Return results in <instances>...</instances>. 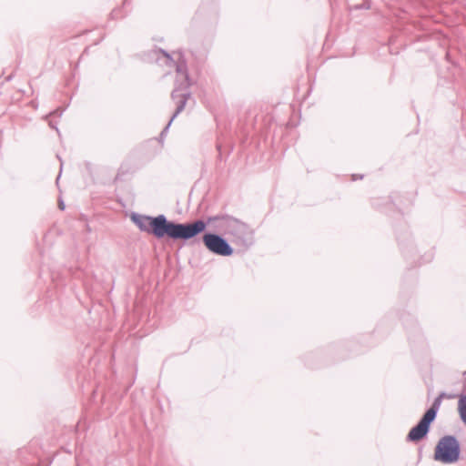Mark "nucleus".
I'll return each instance as SVG.
<instances>
[{"label": "nucleus", "instance_id": "nucleus-9", "mask_svg": "<svg viewBox=\"0 0 466 466\" xmlns=\"http://www.w3.org/2000/svg\"><path fill=\"white\" fill-rule=\"evenodd\" d=\"M59 208L60 209L64 210L65 209V204H64V201L60 200L59 201Z\"/></svg>", "mask_w": 466, "mask_h": 466}, {"label": "nucleus", "instance_id": "nucleus-10", "mask_svg": "<svg viewBox=\"0 0 466 466\" xmlns=\"http://www.w3.org/2000/svg\"><path fill=\"white\" fill-rule=\"evenodd\" d=\"M362 7L369 9L370 8V5H364Z\"/></svg>", "mask_w": 466, "mask_h": 466}, {"label": "nucleus", "instance_id": "nucleus-7", "mask_svg": "<svg viewBox=\"0 0 466 466\" xmlns=\"http://www.w3.org/2000/svg\"><path fill=\"white\" fill-rule=\"evenodd\" d=\"M159 53H161L167 59L166 63L167 66H176V71L177 73L178 76H181L183 78L182 83H190L189 82V76L187 69V64L184 59H181L177 62H175L173 57L164 49H159Z\"/></svg>", "mask_w": 466, "mask_h": 466}, {"label": "nucleus", "instance_id": "nucleus-11", "mask_svg": "<svg viewBox=\"0 0 466 466\" xmlns=\"http://www.w3.org/2000/svg\"><path fill=\"white\" fill-rule=\"evenodd\" d=\"M11 78H12V76H9L7 77V80L9 81V80H11Z\"/></svg>", "mask_w": 466, "mask_h": 466}, {"label": "nucleus", "instance_id": "nucleus-5", "mask_svg": "<svg viewBox=\"0 0 466 466\" xmlns=\"http://www.w3.org/2000/svg\"><path fill=\"white\" fill-rule=\"evenodd\" d=\"M190 83H181L177 85L171 93L172 100L177 104L176 111L171 116L166 127L162 130L160 137H163L167 132L172 121L184 110L188 98L191 96L189 91Z\"/></svg>", "mask_w": 466, "mask_h": 466}, {"label": "nucleus", "instance_id": "nucleus-3", "mask_svg": "<svg viewBox=\"0 0 466 466\" xmlns=\"http://www.w3.org/2000/svg\"><path fill=\"white\" fill-rule=\"evenodd\" d=\"M461 456V445L453 435L441 437L434 450V460L444 464H452L459 461Z\"/></svg>", "mask_w": 466, "mask_h": 466}, {"label": "nucleus", "instance_id": "nucleus-1", "mask_svg": "<svg viewBox=\"0 0 466 466\" xmlns=\"http://www.w3.org/2000/svg\"><path fill=\"white\" fill-rule=\"evenodd\" d=\"M131 220L140 231L153 235L157 239L167 237L173 240L183 241H187L198 236L205 231L208 225V222L202 219L191 223H176L168 220L163 214L151 217L133 213Z\"/></svg>", "mask_w": 466, "mask_h": 466}, {"label": "nucleus", "instance_id": "nucleus-6", "mask_svg": "<svg viewBox=\"0 0 466 466\" xmlns=\"http://www.w3.org/2000/svg\"><path fill=\"white\" fill-rule=\"evenodd\" d=\"M203 243L210 252L216 255L228 257L231 256L234 251L227 239L215 233L204 234Z\"/></svg>", "mask_w": 466, "mask_h": 466}, {"label": "nucleus", "instance_id": "nucleus-4", "mask_svg": "<svg viewBox=\"0 0 466 466\" xmlns=\"http://www.w3.org/2000/svg\"><path fill=\"white\" fill-rule=\"evenodd\" d=\"M444 393L435 398L431 407L424 413L418 424L414 426L407 435V441L417 442L425 438L431 429V424L435 420L440 410Z\"/></svg>", "mask_w": 466, "mask_h": 466}, {"label": "nucleus", "instance_id": "nucleus-2", "mask_svg": "<svg viewBox=\"0 0 466 466\" xmlns=\"http://www.w3.org/2000/svg\"><path fill=\"white\" fill-rule=\"evenodd\" d=\"M220 220V228L226 235L232 237V241L242 247H248L252 243L251 231L247 224L230 217L215 216L208 218V222Z\"/></svg>", "mask_w": 466, "mask_h": 466}, {"label": "nucleus", "instance_id": "nucleus-8", "mask_svg": "<svg viewBox=\"0 0 466 466\" xmlns=\"http://www.w3.org/2000/svg\"><path fill=\"white\" fill-rule=\"evenodd\" d=\"M458 412H459L461 421L466 425V395L465 394H461L459 396Z\"/></svg>", "mask_w": 466, "mask_h": 466}]
</instances>
